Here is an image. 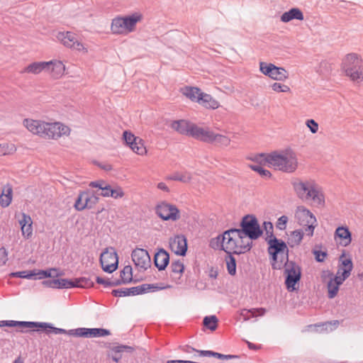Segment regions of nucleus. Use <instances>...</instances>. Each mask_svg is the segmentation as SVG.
I'll return each instance as SVG.
<instances>
[{"label":"nucleus","mask_w":363,"mask_h":363,"mask_svg":"<svg viewBox=\"0 0 363 363\" xmlns=\"http://www.w3.org/2000/svg\"><path fill=\"white\" fill-rule=\"evenodd\" d=\"M259 158H264L269 166L274 167L275 169L284 172L292 173L298 167V159L296 154L290 148L282 150L281 152L277 151L270 154L261 153Z\"/></svg>","instance_id":"obj_1"},{"label":"nucleus","mask_w":363,"mask_h":363,"mask_svg":"<svg viewBox=\"0 0 363 363\" xmlns=\"http://www.w3.org/2000/svg\"><path fill=\"white\" fill-rule=\"evenodd\" d=\"M292 186L297 196L303 201L312 200L317 207L325 204V197L313 181L296 180Z\"/></svg>","instance_id":"obj_2"},{"label":"nucleus","mask_w":363,"mask_h":363,"mask_svg":"<svg viewBox=\"0 0 363 363\" xmlns=\"http://www.w3.org/2000/svg\"><path fill=\"white\" fill-rule=\"evenodd\" d=\"M240 228H232L228 230L233 235L236 234L238 238L247 237L251 240H255L263 234L259 221L252 214L244 216L240 223Z\"/></svg>","instance_id":"obj_3"},{"label":"nucleus","mask_w":363,"mask_h":363,"mask_svg":"<svg viewBox=\"0 0 363 363\" xmlns=\"http://www.w3.org/2000/svg\"><path fill=\"white\" fill-rule=\"evenodd\" d=\"M50 327L48 328L47 334L55 333V334H67L71 336L82 337H105L109 335L111 332L108 329L104 328H79L76 329L66 330L63 328H59L54 327L52 323H49Z\"/></svg>","instance_id":"obj_4"},{"label":"nucleus","mask_w":363,"mask_h":363,"mask_svg":"<svg viewBox=\"0 0 363 363\" xmlns=\"http://www.w3.org/2000/svg\"><path fill=\"white\" fill-rule=\"evenodd\" d=\"M285 285L289 291L297 290L296 285L301 279V268L294 261L287 260L284 262Z\"/></svg>","instance_id":"obj_5"},{"label":"nucleus","mask_w":363,"mask_h":363,"mask_svg":"<svg viewBox=\"0 0 363 363\" xmlns=\"http://www.w3.org/2000/svg\"><path fill=\"white\" fill-rule=\"evenodd\" d=\"M9 327V328H36V330H26L21 329L16 330V332L33 333L35 331H43L47 334L48 328L50 327L49 323L45 322H34V321H20V320H0V328Z\"/></svg>","instance_id":"obj_6"},{"label":"nucleus","mask_w":363,"mask_h":363,"mask_svg":"<svg viewBox=\"0 0 363 363\" xmlns=\"http://www.w3.org/2000/svg\"><path fill=\"white\" fill-rule=\"evenodd\" d=\"M170 127L179 134L191 136L198 140H200L203 130V128L186 120L173 121Z\"/></svg>","instance_id":"obj_7"},{"label":"nucleus","mask_w":363,"mask_h":363,"mask_svg":"<svg viewBox=\"0 0 363 363\" xmlns=\"http://www.w3.org/2000/svg\"><path fill=\"white\" fill-rule=\"evenodd\" d=\"M102 269L107 273H112L116 271L118 265V257L113 247L106 248L99 258Z\"/></svg>","instance_id":"obj_8"},{"label":"nucleus","mask_w":363,"mask_h":363,"mask_svg":"<svg viewBox=\"0 0 363 363\" xmlns=\"http://www.w3.org/2000/svg\"><path fill=\"white\" fill-rule=\"evenodd\" d=\"M231 232L225 230L223 234L218 235L216 238L210 240L209 246L214 250H223L228 252L227 249H234L236 247V241L235 240Z\"/></svg>","instance_id":"obj_9"},{"label":"nucleus","mask_w":363,"mask_h":363,"mask_svg":"<svg viewBox=\"0 0 363 363\" xmlns=\"http://www.w3.org/2000/svg\"><path fill=\"white\" fill-rule=\"evenodd\" d=\"M296 218L299 220L300 225H306L305 232L307 235L311 237L315 227L316 218L313 213L303 206H298L296 213Z\"/></svg>","instance_id":"obj_10"},{"label":"nucleus","mask_w":363,"mask_h":363,"mask_svg":"<svg viewBox=\"0 0 363 363\" xmlns=\"http://www.w3.org/2000/svg\"><path fill=\"white\" fill-rule=\"evenodd\" d=\"M157 215L163 220L176 221L180 218V212L178 208L173 204L162 202L155 208Z\"/></svg>","instance_id":"obj_11"},{"label":"nucleus","mask_w":363,"mask_h":363,"mask_svg":"<svg viewBox=\"0 0 363 363\" xmlns=\"http://www.w3.org/2000/svg\"><path fill=\"white\" fill-rule=\"evenodd\" d=\"M69 128L60 123H45L43 122L42 126V133L40 137L48 139H57L62 135L66 134Z\"/></svg>","instance_id":"obj_12"},{"label":"nucleus","mask_w":363,"mask_h":363,"mask_svg":"<svg viewBox=\"0 0 363 363\" xmlns=\"http://www.w3.org/2000/svg\"><path fill=\"white\" fill-rule=\"evenodd\" d=\"M200 141L206 143L214 144L218 147H227L230 144V139L224 135L215 133L209 129L203 128Z\"/></svg>","instance_id":"obj_13"},{"label":"nucleus","mask_w":363,"mask_h":363,"mask_svg":"<svg viewBox=\"0 0 363 363\" xmlns=\"http://www.w3.org/2000/svg\"><path fill=\"white\" fill-rule=\"evenodd\" d=\"M266 241L268 244L267 252H272V253H277L281 255V258L286 259V261L289 260V248L286 243L277 237L273 238H266Z\"/></svg>","instance_id":"obj_14"},{"label":"nucleus","mask_w":363,"mask_h":363,"mask_svg":"<svg viewBox=\"0 0 363 363\" xmlns=\"http://www.w3.org/2000/svg\"><path fill=\"white\" fill-rule=\"evenodd\" d=\"M133 262L137 267L143 271L150 267L151 259L148 252L142 248H136L131 253Z\"/></svg>","instance_id":"obj_15"},{"label":"nucleus","mask_w":363,"mask_h":363,"mask_svg":"<svg viewBox=\"0 0 363 363\" xmlns=\"http://www.w3.org/2000/svg\"><path fill=\"white\" fill-rule=\"evenodd\" d=\"M123 139L134 152L142 155L146 152L143 140L135 136L131 132L125 130L123 133Z\"/></svg>","instance_id":"obj_16"},{"label":"nucleus","mask_w":363,"mask_h":363,"mask_svg":"<svg viewBox=\"0 0 363 363\" xmlns=\"http://www.w3.org/2000/svg\"><path fill=\"white\" fill-rule=\"evenodd\" d=\"M169 247L172 252L179 256H185L187 251V240L184 235H175L170 239Z\"/></svg>","instance_id":"obj_17"},{"label":"nucleus","mask_w":363,"mask_h":363,"mask_svg":"<svg viewBox=\"0 0 363 363\" xmlns=\"http://www.w3.org/2000/svg\"><path fill=\"white\" fill-rule=\"evenodd\" d=\"M56 38L67 47L77 50H81L84 48L83 45L77 40L75 34L72 32H59L57 33Z\"/></svg>","instance_id":"obj_18"},{"label":"nucleus","mask_w":363,"mask_h":363,"mask_svg":"<svg viewBox=\"0 0 363 363\" xmlns=\"http://www.w3.org/2000/svg\"><path fill=\"white\" fill-rule=\"evenodd\" d=\"M153 261L159 271L164 270L169 263V255L165 250L160 248L155 254Z\"/></svg>","instance_id":"obj_19"},{"label":"nucleus","mask_w":363,"mask_h":363,"mask_svg":"<svg viewBox=\"0 0 363 363\" xmlns=\"http://www.w3.org/2000/svg\"><path fill=\"white\" fill-rule=\"evenodd\" d=\"M342 69L345 72H347L349 69H359L362 67V60L355 53H350L346 55L342 63Z\"/></svg>","instance_id":"obj_20"},{"label":"nucleus","mask_w":363,"mask_h":363,"mask_svg":"<svg viewBox=\"0 0 363 363\" xmlns=\"http://www.w3.org/2000/svg\"><path fill=\"white\" fill-rule=\"evenodd\" d=\"M89 186L92 188H98L99 190H101L100 193L97 191L98 196H101L104 197H111L110 194L112 193L111 190L113 186L108 184L105 180L99 179L91 182Z\"/></svg>","instance_id":"obj_21"},{"label":"nucleus","mask_w":363,"mask_h":363,"mask_svg":"<svg viewBox=\"0 0 363 363\" xmlns=\"http://www.w3.org/2000/svg\"><path fill=\"white\" fill-rule=\"evenodd\" d=\"M21 215L22 218L19 220V224L21 225L22 235L25 238L28 239L32 235L33 233V221L29 215L25 213H22Z\"/></svg>","instance_id":"obj_22"},{"label":"nucleus","mask_w":363,"mask_h":363,"mask_svg":"<svg viewBox=\"0 0 363 363\" xmlns=\"http://www.w3.org/2000/svg\"><path fill=\"white\" fill-rule=\"evenodd\" d=\"M134 347L128 346V345H120L117 346H114L111 349V352L108 353V356L111 357L113 361L116 362H118L122 358V352H128L131 353L134 351Z\"/></svg>","instance_id":"obj_23"},{"label":"nucleus","mask_w":363,"mask_h":363,"mask_svg":"<svg viewBox=\"0 0 363 363\" xmlns=\"http://www.w3.org/2000/svg\"><path fill=\"white\" fill-rule=\"evenodd\" d=\"M335 237L339 238L340 245L345 247L349 245L352 241V234L347 227H337L335 230Z\"/></svg>","instance_id":"obj_24"},{"label":"nucleus","mask_w":363,"mask_h":363,"mask_svg":"<svg viewBox=\"0 0 363 363\" xmlns=\"http://www.w3.org/2000/svg\"><path fill=\"white\" fill-rule=\"evenodd\" d=\"M294 19L303 21L304 19L303 12L298 8H291L281 16V21L288 23Z\"/></svg>","instance_id":"obj_25"},{"label":"nucleus","mask_w":363,"mask_h":363,"mask_svg":"<svg viewBox=\"0 0 363 363\" xmlns=\"http://www.w3.org/2000/svg\"><path fill=\"white\" fill-rule=\"evenodd\" d=\"M164 286H160L157 284H143L140 286H133L135 296L144 294L148 292H155L165 289Z\"/></svg>","instance_id":"obj_26"},{"label":"nucleus","mask_w":363,"mask_h":363,"mask_svg":"<svg viewBox=\"0 0 363 363\" xmlns=\"http://www.w3.org/2000/svg\"><path fill=\"white\" fill-rule=\"evenodd\" d=\"M126 31L132 32L135 28V25L138 22L140 21L143 18V16L140 13H134L131 15L123 17Z\"/></svg>","instance_id":"obj_27"},{"label":"nucleus","mask_w":363,"mask_h":363,"mask_svg":"<svg viewBox=\"0 0 363 363\" xmlns=\"http://www.w3.org/2000/svg\"><path fill=\"white\" fill-rule=\"evenodd\" d=\"M44 121L26 118L23 120L24 126L33 134L40 136L42 133V126Z\"/></svg>","instance_id":"obj_28"},{"label":"nucleus","mask_w":363,"mask_h":363,"mask_svg":"<svg viewBox=\"0 0 363 363\" xmlns=\"http://www.w3.org/2000/svg\"><path fill=\"white\" fill-rule=\"evenodd\" d=\"M51 62H35L28 65L24 69L25 72L32 73L34 74H39L42 71H46V69H49Z\"/></svg>","instance_id":"obj_29"},{"label":"nucleus","mask_w":363,"mask_h":363,"mask_svg":"<svg viewBox=\"0 0 363 363\" xmlns=\"http://www.w3.org/2000/svg\"><path fill=\"white\" fill-rule=\"evenodd\" d=\"M12 186L9 184L4 185L0 196V205L6 208L10 205L12 201Z\"/></svg>","instance_id":"obj_30"},{"label":"nucleus","mask_w":363,"mask_h":363,"mask_svg":"<svg viewBox=\"0 0 363 363\" xmlns=\"http://www.w3.org/2000/svg\"><path fill=\"white\" fill-rule=\"evenodd\" d=\"M51 62L49 69L46 71L49 72L53 78L58 79L63 75L65 72V65L60 61H49Z\"/></svg>","instance_id":"obj_31"},{"label":"nucleus","mask_w":363,"mask_h":363,"mask_svg":"<svg viewBox=\"0 0 363 363\" xmlns=\"http://www.w3.org/2000/svg\"><path fill=\"white\" fill-rule=\"evenodd\" d=\"M200 101L199 104H201L206 108L216 109L220 106L218 101L212 97L211 95L203 93L200 94Z\"/></svg>","instance_id":"obj_32"},{"label":"nucleus","mask_w":363,"mask_h":363,"mask_svg":"<svg viewBox=\"0 0 363 363\" xmlns=\"http://www.w3.org/2000/svg\"><path fill=\"white\" fill-rule=\"evenodd\" d=\"M255 160L259 162L257 164H251L250 167L255 172H257L261 177L265 178H270L272 177L271 172L264 169L262 165L265 164L267 162H264V158H259V155L255 157Z\"/></svg>","instance_id":"obj_33"},{"label":"nucleus","mask_w":363,"mask_h":363,"mask_svg":"<svg viewBox=\"0 0 363 363\" xmlns=\"http://www.w3.org/2000/svg\"><path fill=\"white\" fill-rule=\"evenodd\" d=\"M245 238L246 237H242V238H239L240 241L239 243L236 242V247H235V248L233 249V254L240 255L250 251L253 245L252 240H250L245 241Z\"/></svg>","instance_id":"obj_34"},{"label":"nucleus","mask_w":363,"mask_h":363,"mask_svg":"<svg viewBox=\"0 0 363 363\" xmlns=\"http://www.w3.org/2000/svg\"><path fill=\"white\" fill-rule=\"evenodd\" d=\"M183 94L191 101L199 103L200 101V94H203V92L198 87L186 86L184 89Z\"/></svg>","instance_id":"obj_35"},{"label":"nucleus","mask_w":363,"mask_h":363,"mask_svg":"<svg viewBox=\"0 0 363 363\" xmlns=\"http://www.w3.org/2000/svg\"><path fill=\"white\" fill-rule=\"evenodd\" d=\"M56 268H50L46 270L43 269H33V272L35 274V276L33 278L34 279H42L44 278H50L61 276L62 273H57L55 275L52 274V272H57Z\"/></svg>","instance_id":"obj_36"},{"label":"nucleus","mask_w":363,"mask_h":363,"mask_svg":"<svg viewBox=\"0 0 363 363\" xmlns=\"http://www.w3.org/2000/svg\"><path fill=\"white\" fill-rule=\"evenodd\" d=\"M111 30L114 34H122L126 32L123 17H117L112 20Z\"/></svg>","instance_id":"obj_37"},{"label":"nucleus","mask_w":363,"mask_h":363,"mask_svg":"<svg viewBox=\"0 0 363 363\" xmlns=\"http://www.w3.org/2000/svg\"><path fill=\"white\" fill-rule=\"evenodd\" d=\"M271 74L270 78L277 81H284L289 78V73L284 68L275 65Z\"/></svg>","instance_id":"obj_38"},{"label":"nucleus","mask_w":363,"mask_h":363,"mask_svg":"<svg viewBox=\"0 0 363 363\" xmlns=\"http://www.w3.org/2000/svg\"><path fill=\"white\" fill-rule=\"evenodd\" d=\"M304 233L303 230H296L291 233V238H289L287 243L291 247L300 245Z\"/></svg>","instance_id":"obj_39"},{"label":"nucleus","mask_w":363,"mask_h":363,"mask_svg":"<svg viewBox=\"0 0 363 363\" xmlns=\"http://www.w3.org/2000/svg\"><path fill=\"white\" fill-rule=\"evenodd\" d=\"M226 254L225 262L228 272L230 275L234 276L236 274V259L231 252L228 251Z\"/></svg>","instance_id":"obj_40"},{"label":"nucleus","mask_w":363,"mask_h":363,"mask_svg":"<svg viewBox=\"0 0 363 363\" xmlns=\"http://www.w3.org/2000/svg\"><path fill=\"white\" fill-rule=\"evenodd\" d=\"M218 319L215 315L205 316L203 320V325L207 329L215 331L218 328Z\"/></svg>","instance_id":"obj_41"},{"label":"nucleus","mask_w":363,"mask_h":363,"mask_svg":"<svg viewBox=\"0 0 363 363\" xmlns=\"http://www.w3.org/2000/svg\"><path fill=\"white\" fill-rule=\"evenodd\" d=\"M120 277L123 280H125L128 284L133 282L137 283L138 279H133V269L130 265H126L120 272Z\"/></svg>","instance_id":"obj_42"},{"label":"nucleus","mask_w":363,"mask_h":363,"mask_svg":"<svg viewBox=\"0 0 363 363\" xmlns=\"http://www.w3.org/2000/svg\"><path fill=\"white\" fill-rule=\"evenodd\" d=\"M86 208H92L99 201V196L97 195V191L91 192L89 190H86Z\"/></svg>","instance_id":"obj_43"},{"label":"nucleus","mask_w":363,"mask_h":363,"mask_svg":"<svg viewBox=\"0 0 363 363\" xmlns=\"http://www.w3.org/2000/svg\"><path fill=\"white\" fill-rule=\"evenodd\" d=\"M72 282L76 285L75 288H91L94 285V283L89 277H85L74 278L72 279Z\"/></svg>","instance_id":"obj_44"},{"label":"nucleus","mask_w":363,"mask_h":363,"mask_svg":"<svg viewBox=\"0 0 363 363\" xmlns=\"http://www.w3.org/2000/svg\"><path fill=\"white\" fill-rule=\"evenodd\" d=\"M86 195V191H80L79 193L74 204V207L77 211H82L86 208V203H85Z\"/></svg>","instance_id":"obj_45"},{"label":"nucleus","mask_w":363,"mask_h":363,"mask_svg":"<svg viewBox=\"0 0 363 363\" xmlns=\"http://www.w3.org/2000/svg\"><path fill=\"white\" fill-rule=\"evenodd\" d=\"M323 278L328 277L330 278V281H333L335 284H337L339 287L343 283V281L347 278L345 277V274L342 273L341 276H338L340 274V270L337 272V274L333 277V274L330 271H324Z\"/></svg>","instance_id":"obj_46"},{"label":"nucleus","mask_w":363,"mask_h":363,"mask_svg":"<svg viewBox=\"0 0 363 363\" xmlns=\"http://www.w3.org/2000/svg\"><path fill=\"white\" fill-rule=\"evenodd\" d=\"M345 74L354 82H361L363 80V67L355 69H350L347 72H345Z\"/></svg>","instance_id":"obj_47"},{"label":"nucleus","mask_w":363,"mask_h":363,"mask_svg":"<svg viewBox=\"0 0 363 363\" xmlns=\"http://www.w3.org/2000/svg\"><path fill=\"white\" fill-rule=\"evenodd\" d=\"M111 294L116 297L135 296L133 287L113 289Z\"/></svg>","instance_id":"obj_48"},{"label":"nucleus","mask_w":363,"mask_h":363,"mask_svg":"<svg viewBox=\"0 0 363 363\" xmlns=\"http://www.w3.org/2000/svg\"><path fill=\"white\" fill-rule=\"evenodd\" d=\"M75 286L72 279H56V289H71L75 288Z\"/></svg>","instance_id":"obj_49"},{"label":"nucleus","mask_w":363,"mask_h":363,"mask_svg":"<svg viewBox=\"0 0 363 363\" xmlns=\"http://www.w3.org/2000/svg\"><path fill=\"white\" fill-rule=\"evenodd\" d=\"M269 255V259L272 264V267L273 269H281L284 264L283 262L284 260L281 259L279 262L278 261V255L277 253H272V252H268Z\"/></svg>","instance_id":"obj_50"},{"label":"nucleus","mask_w":363,"mask_h":363,"mask_svg":"<svg viewBox=\"0 0 363 363\" xmlns=\"http://www.w3.org/2000/svg\"><path fill=\"white\" fill-rule=\"evenodd\" d=\"M169 178L171 180L179 181L184 183H189L191 179V177L190 176V174H182L179 172H175L172 174Z\"/></svg>","instance_id":"obj_51"},{"label":"nucleus","mask_w":363,"mask_h":363,"mask_svg":"<svg viewBox=\"0 0 363 363\" xmlns=\"http://www.w3.org/2000/svg\"><path fill=\"white\" fill-rule=\"evenodd\" d=\"M35 276V274L33 272V270L30 271H21V272H11L9 274L10 277H18L23 279H33Z\"/></svg>","instance_id":"obj_52"},{"label":"nucleus","mask_w":363,"mask_h":363,"mask_svg":"<svg viewBox=\"0 0 363 363\" xmlns=\"http://www.w3.org/2000/svg\"><path fill=\"white\" fill-rule=\"evenodd\" d=\"M352 268L353 264L351 259H345L342 262V273L345 274V277H350Z\"/></svg>","instance_id":"obj_53"},{"label":"nucleus","mask_w":363,"mask_h":363,"mask_svg":"<svg viewBox=\"0 0 363 363\" xmlns=\"http://www.w3.org/2000/svg\"><path fill=\"white\" fill-rule=\"evenodd\" d=\"M318 247L320 248L321 246H315V247L312 250V253L315 256V259L318 262H323L325 259L328 256L327 251H322L318 250Z\"/></svg>","instance_id":"obj_54"},{"label":"nucleus","mask_w":363,"mask_h":363,"mask_svg":"<svg viewBox=\"0 0 363 363\" xmlns=\"http://www.w3.org/2000/svg\"><path fill=\"white\" fill-rule=\"evenodd\" d=\"M327 286H328V298H333L337 294V292L339 291V286L337 284H335V283H334L333 281H330V280H329V281L328 282Z\"/></svg>","instance_id":"obj_55"},{"label":"nucleus","mask_w":363,"mask_h":363,"mask_svg":"<svg viewBox=\"0 0 363 363\" xmlns=\"http://www.w3.org/2000/svg\"><path fill=\"white\" fill-rule=\"evenodd\" d=\"M171 270L175 274H182L184 271V265L180 260L172 261L170 266Z\"/></svg>","instance_id":"obj_56"},{"label":"nucleus","mask_w":363,"mask_h":363,"mask_svg":"<svg viewBox=\"0 0 363 363\" xmlns=\"http://www.w3.org/2000/svg\"><path fill=\"white\" fill-rule=\"evenodd\" d=\"M274 65L272 63H266L264 62H259V69L264 75L271 77V73L274 69Z\"/></svg>","instance_id":"obj_57"},{"label":"nucleus","mask_w":363,"mask_h":363,"mask_svg":"<svg viewBox=\"0 0 363 363\" xmlns=\"http://www.w3.org/2000/svg\"><path fill=\"white\" fill-rule=\"evenodd\" d=\"M263 228L264 230L266 231V234L267 235V237L266 238H273V237H275L273 233L274 226L272 222L264 221L263 223Z\"/></svg>","instance_id":"obj_58"},{"label":"nucleus","mask_w":363,"mask_h":363,"mask_svg":"<svg viewBox=\"0 0 363 363\" xmlns=\"http://www.w3.org/2000/svg\"><path fill=\"white\" fill-rule=\"evenodd\" d=\"M111 191L112 193L110 194V195L111 197L113 199L122 198L124 196L123 189L119 186L116 185L115 186L112 187Z\"/></svg>","instance_id":"obj_59"},{"label":"nucleus","mask_w":363,"mask_h":363,"mask_svg":"<svg viewBox=\"0 0 363 363\" xmlns=\"http://www.w3.org/2000/svg\"><path fill=\"white\" fill-rule=\"evenodd\" d=\"M272 88L274 91L277 92H287L290 91V88L287 85L277 82H274L272 85Z\"/></svg>","instance_id":"obj_60"},{"label":"nucleus","mask_w":363,"mask_h":363,"mask_svg":"<svg viewBox=\"0 0 363 363\" xmlns=\"http://www.w3.org/2000/svg\"><path fill=\"white\" fill-rule=\"evenodd\" d=\"M288 222V217L286 216H281L278 218L277 222L276 223V227L281 230H285L286 228V223Z\"/></svg>","instance_id":"obj_61"},{"label":"nucleus","mask_w":363,"mask_h":363,"mask_svg":"<svg viewBox=\"0 0 363 363\" xmlns=\"http://www.w3.org/2000/svg\"><path fill=\"white\" fill-rule=\"evenodd\" d=\"M197 353H199V356L211 357H215L217 359H219V356H220V353L212 351V350H201V351H197Z\"/></svg>","instance_id":"obj_62"},{"label":"nucleus","mask_w":363,"mask_h":363,"mask_svg":"<svg viewBox=\"0 0 363 363\" xmlns=\"http://www.w3.org/2000/svg\"><path fill=\"white\" fill-rule=\"evenodd\" d=\"M306 124L312 133H316L318 132V124L313 119L307 120Z\"/></svg>","instance_id":"obj_63"},{"label":"nucleus","mask_w":363,"mask_h":363,"mask_svg":"<svg viewBox=\"0 0 363 363\" xmlns=\"http://www.w3.org/2000/svg\"><path fill=\"white\" fill-rule=\"evenodd\" d=\"M8 260V253L4 247L0 248V266L4 265Z\"/></svg>","instance_id":"obj_64"}]
</instances>
